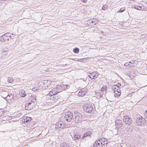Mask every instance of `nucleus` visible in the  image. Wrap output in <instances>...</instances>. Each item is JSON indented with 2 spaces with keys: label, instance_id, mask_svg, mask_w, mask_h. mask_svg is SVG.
<instances>
[{
  "label": "nucleus",
  "instance_id": "obj_1",
  "mask_svg": "<svg viewBox=\"0 0 147 147\" xmlns=\"http://www.w3.org/2000/svg\"><path fill=\"white\" fill-rule=\"evenodd\" d=\"M56 127L57 128H60V129L65 128H68L69 125L61 120H59L56 124Z\"/></svg>",
  "mask_w": 147,
  "mask_h": 147
},
{
  "label": "nucleus",
  "instance_id": "obj_2",
  "mask_svg": "<svg viewBox=\"0 0 147 147\" xmlns=\"http://www.w3.org/2000/svg\"><path fill=\"white\" fill-rule=\"evenodd\" d=\"M73 119L75 123L80 122L82 121V115L80 113L75 111L74 113Z\"/></svg>",
  "mask_w": 147,
  "mask_h": 147
},
{
  "label": "nucleus",
  "instance_id": "obj_3",
  "mask_svg": "<svg viewBox=\"0 0 147 147\" xmlns=\"http://www.w3.org/2000/svg\"><path fill=\"white\" fill-rule=\"evenodd\" d=\"M5 98H7V102L9 104H12L16 101V98L12 94L9 95L8 94L7 97Z\"/></svg>",
  "mask_w": 147,
  "mask_h": 147
},
{
  "label": "nucleus",
  "instance_id": "obj_4",
  "mask_svg": "<svg viewBox=\"0 0 147 147\" xmlns=\"http://www.w3.org/2000/svg\"><path fill=\"white\" fill-rule=\"evenodd\" d=\"M9 33H7L3 35L0 37V40L3 42H5L9 40V38H11V36Z\"/></svg>",
  "mask_w": 147,
  "mask_h": 147
},
{
  "label": "nucleus",
  "instance_id": "obj_5",
  "mask_svg": "<svg viewBox=\"0 0 147 147\" xmlns=\"http://www.w3.org/2000/svg\"><path fill=\"white\" fill-rule=\"evenodd\" d=\"M136 123L138 125H142L144 124L146 121V120L142 117H139L136 119Z\"/></svg>",
  "mask_w": 147,
  "mask_h": 147
},
{
  "label": "nucleus",
  "instance_id": "obj_6",
  "mask_svg": "<svg viewBox=\"0 0 147 147\" xmlns=\"http://www.w3.org/2000/svg\"><path fill=\"white\" fill-rule=\"evenodd\" d=\"M32 119V118L30 117H24L21 121V123L23 124H24L25 125L27 126L30 123V121Z\"/></svg>",
  "mask_w": 147,
  "mask_h": 147
},
{
  "label": "nucleus",
  "instance_id": "obj_7",
  "mask_svg": "<svg viewBox=\"0 0 147 147\" xmlns=\"http://www.w3.org/2000/svg\"><path fill=\"white\" fill-rule=\"evenodd\" d=\"M93 109V107L90 104H87L85 105L84 107V110L86 112L91 113Z\"/></svg>",
  "mask_w": 147,
  "mask_h": 147
},
{
  "label": "nucleus",
  "instance_id": "obj_8",
  "mask_svg": "<svg viewBox=\"0 0 147 147\" xmlns=\"http://www.w3.org/2000/svg\"><path fill=\"white\" fill-rule=\"evenodd\" d=\"M74 117V115L72 112H67L66 113L65 116V119L67 121H70L72 119V118Z\"/></svg>",
  "mask_w": 147,
  "mask_h": 147
},
{
  "label": "nucleus",
  "instance_id": "obj_9",
  "mask_svg": "<svg viewBox=\"0 0 147 147\" xmlns=\"http://www.w3.org/2000/svg\"><path fill=\"white\" fill-rule=\"evenodd\" d=\"M115 125L116 127L118 129H122L123 127L122 121L118 119L115 121Z\"/></svg>",
  "mask_w": 147,
  "mask_h": 147
},
{
  "label": "nucleus",
  "instance_id": "obj_10",
  "mask_svg": "<svg viewBox=\"0 0 147 147\" xmlns=\"http://www.w3.org/2000/svg\"><path fill=\"white\" fill-rule=\"evenodd\" d=\"M98 22V20L94 18L88 20L87 21V24L93 26L94 25L96 24Z\"/></svg>",
  "mask_w": 147,
  "mask_h": 147
},
{
  "label": "nucleus",
  "instance_id": "obj_11",
  "mask_svg": "<svg viewBox=\"0 0 147 147\" xmlns=\"http://www.w3.org/2000/svg\"><path fill=\"white\" fill-rule=\"evenodd\" d=\"M123 121L126 124L129 125L132 122V121L129 118L128 116H125L123 117Z\"/></svg>",
  "mask_w": 147,
  "mask_h": 147
},
{
  "label": "nucleus",
  "instance_id": "obj_12",
  "mask_svg": "<svg viewBox=\"0 0 147 147\" xmlns=\"http://www.w3.org/2000/svg\"><path fill=\"white\" fill-rule=\"evenodd\" d=\"M34 103L32 102H28L26 104L25 107V109L26 110H29L33 108Z\"/></svg>",
  "mask_w": 147,
  "mask_h": 147
},
{
  "label": "nucleus",
  "instance_id": "obj_13",
  "mask_svg": "<svg viewBox=\"0 0 147 147\" xmlns=\"http://www.w3.org/2000/svg\"><path fill=\"white\" fill-rule=\"evenodd\" d=\"M88 90L86 88L82 89L79 91L78 93V95L81 97H82L85 95L87 93Z\"/></svg>",
  "mask_w": 147,
  "mask_h": 147
},
{
  "label": "nucleus",
  "instance_id": "obj_14",
  "mask_svg": "<svg viewBox=\"0 0 147 147\" xmlns=\"http://www.w3.org/2000/svg\"><path fill=\"white\" fill-rule=\"evenodd\" d=\"M89 74L90 75V78L91 79H95L97 78L99 74L96 71L93 72Z\"/></svg>",
  "mask_w": 147,
  "mask_h": 147
},
{
  "label": "nucleus",
  "instance_id": "obj_15",
  "mask_svg": "<svg viewBox=\"0 0 147 147\" xmlns=\"http://www.w3.org/2000/svg\"><path fill=\"white\" fill-rule=\"evenodd\" d=\"M93 147H102V145L99 141H96L93 146Z\"/></svg>",
  "mask_w": 147,
  "mask_h": 147
},
{
  "label": "nucleus",
  "instance_id": "obj_16",
  "mask_svg": "<svg viewBox=\"0 0 147 147\" xmlns=\"http://www.w3.org/2000/svg\"><path fill=\"white\" fill-rule=\"evenodd\" d=\"M61 86L63 90L68 89L70 87L69 85L65 84H61Z\"/></svg>",
  "mask_w": 147,
  "mask_h": 147
},
{
  "label": "nucleus",
  "instance_id": "obj_17",
  "mask_svg": "<svg viewBox=\"0 0 147 147\" xmlns=\"http://www.w3.org/2000/svg\"><path fill=\"white\" fill-rule=\"evenodd\" d=\"M107 87L106 85H103L100 91L101 92H103V93L106 94V92L107 91Z\"/></svg>",
  "mask_w": 147,
  "mask_h": 147
},
{
  "label": "nucleus",
  "instance_id": "obj_18",
  "mask_svg": "<svg viewBox=\"0 0 147 147\" xmlns=\"http://www.w3.org/2000/svg\"><path fill=\"white\" fill-rule=\"evenodd\" d=\"M56 88L58 93L62 92L63 90L61 86V85H57L56 86Z\"/></svg>",
  "mask_w": 147,
  "mask_h": 147
},
{
  "label": "nucleus",
  "instance_id": "obj_19",
  "mask_svg": "<svg viewBox=\"0 0 147 147\" xmlns=\"http://www.w3.org/2000/svg\"><path fill=\"white\" fill-rule=\"evenodd\" d=\"M80 137L81 136L80 135L78 134H77L74 135L73 137H72V138L74 140H77L79 139L80 138Z\"/></svg>",
  "mask_w": 147,
  "mask_h": 147
},
{
  "label": "nucleus",
  "instance_id": "obj_20",
  "mask_svg": "<svg viewBox=\"0 0 147 147\" xmlns=\"http://www.w3.org/2000/svg\"><path fill=\"white\" fill-rule=\"evenodd\" d=\"M103 92H101V91L100 90V92L96 93L97 95H98V96H99L100 98H102L103 96V95H105L106 94V93H103Z\"/></svg>",
  "mask_w": 147,
  "mask_h": 147
},
{
  "label": "nucleus",
  "instance_id": "obj_21",
  "mask_svg": "<svg viewBox=\"0 0 147 147\" xmlns=\"http://www.w3.org/2000/svg\"><path fill=\"white\" fill-rule=\"evenodd\" d=\"M60 147H69V145L65 142H63L60 144Z\"/></svg>",
  "mask_w": 147,
  "mask_h": 147
},
{
  "label": "nucleus",
  "instance_id": "obj_22",
  "mask_svg": "<svg viewBox=\"0 0 147 147\" xmlns=\"http://www.w3.org/2000/svg\"><path fill=\"white\" fill-rule=\"evenodd\" d=\"M25 92L24 90H22L19 92V94L21 97H24L26 95Z\"/></svg>",
  "mask_w": 147,
  "mask_h": 147
},
{
  "label": "nucleus",
  "instance_id": "obj_23",
  "mask_svg": "<svg viewBox=\"0 0 147 147\" xmlns=\"http://www.w3.org/2000/svg\"><path fill=\"white\" fill-rule=\"evenodd\" d=\"M53 97L54 98L53 100H57L58 99H59L60 98V96L59 95H58L57 94L54 95L53 96Z\"/></svg>",
  "mask_w": 147,
  "mask_h": 147
},
{
  "label": "nucleus",
  "instance_id": "obj_24",
  "mask_svg": "<svg viewBox=\"0 0 147 147\" xmlns=\"http://www.w3.org/2000/svg\"><path fill=\"white\" fill-rule=\"evenodd\" d=\"M12 118V117L11 116H6L5 117H4L3 118V121L4 120H6L7 121H8L9 120L11 119Z\"/></svg>",
  "mask_w": 147,
  "mask_h": 147
},
{
  "label": "nucleus",
  "instance_id": "obj_25",
  "mask_svg": "<svg viewBox=\"0 0 147 147\" xmlns=\"http://www.w3.org/2000/svg\"><path fill=\"white\" fill-rule=\"evenodd\" d=\"M141 5H135L134 6L133 5V7L135 9L138 10H140V9H141Z\"/></svg>",
  "mask_w": 147,
  "mask_h": 147
},
{
  "label": "nucleus",
  "instance_id": "obj_26",
  "mask_svg": "<svg viewBox=\"0 0 147 147\" xmlns=\"http://www.w3.org/2000/svg\"><path fill=\"white\" fill-rule=\"evenodd\" d=\"M112 88L114 92L116 91L117 90H118V89H119L118 88V87H116V85H114L112 86Z\"/></svg>",
  "mask_w": 147,
  "mask_h": 147
},
{
  "label": "nucleus",
  "instance_id": "obj_27",
  "mask_svg": "<svg viewBox=\"0 0 147 147\" xmlns=\"http://www.w3.org/2000/svg\"><path fill=\"white\" fill-rule=\"evenodd\" d=\"M51 90L52 92H53V94L54 95L57 94V93H58L56 87L52 88Z\"/></svg>",
  "mask_w": 147,
  "mask_h": 147
},
{
  "label": "nucleus",
  "instance_id": "obj_28",
  "mask_svg": "<svg viewBox=\"0 0 147 147\" xmlns=\"http://www.w3.org/2000/svg\"><path fill=\"white\" fill-rule=\"evenodd\" d=\"M121 91L120 89H118V90H117L115 92V93L116 95L117 96H120L121 94Z\"/></svg>",
  "mask_w": 147,
  "mask_h": 147
},
{
  "label": "nucleus",
  "instance_id": "obj_29",
  "mask_svg": "<svg viewBox=\"0 0 147 147\" xmlns=\"http://www.w3.org/2000/svg\"><path fill=\"white\" fill-rule=\"evenodd\" d=\"M14 79L12 78L9 77L8 78L7 81L10 83H12Z\"/></svg>",
  "mask_w": 147,
  "mask_h": 147
},
{
  "label": "nucleus",
  "instance_id": "obj_30",
  "mask_svg": "<svg viewBox=\"0 0 147 147\" xmlns=\"http://www.w3.org/2000/svg\"><path fill=\"white\" fill-rule=\"evenodd\" d=\"M79 49L78 48L76 47L74 49L73 52L75 53H79Z\"/></svg>",
  "mask_w": 147,
  "mask_h": 147
},
{
  "label": "nucleus",
  "instance_id": "obj_31",
  "mask_svg": "<svg viewBox=\"0 0 147 147\" xmlns=\"http://www.w3.org/2000/svg\"><path fill=\"white\" fill-rule=\"evenodd\" d=\"M125 10V8L124 7H123L122 8H121L120 9V10H119L118 11H117V12L118 13H122L123 11H124Z\"/></svg>",
  "mask_w": 147,
  "mask_h": 147
},
{
  "label": "nucleus",
  "instance_id": "obj_32",
  "mask_svg": "<svg viewBox=\"0 0 147 147\" xmlns=\"http://www.w3.org/2000/svg\"><path fill=\"white\" fill-rule=\"evenodd\" d=\"M147 8L146 7L141 5V9H140V10L145 11L147 10Z\"/></svg>",
  "mask_w": 147,
  "mask_h": 147
},
{
  "label": "nucleus",
  "instance_id": "obj_33",
  "mask_svg": "<svg viewBox=\"0 0 147 147\" xmlns=\"http://www.w3.org/2000/svg\"><path fill=\"white\" fill-rule=\"evenodd\" d=\"M108 6L106 5H104L102 7V9L103 10H105L107 8Z\"/></svg>",
  "mask_w": 147,
  "mask_h": 147
},
{
  "label": "nucleus",
  "instance_id": "obj_34",
  "mask_svg": "<svg viewBox=\"0 0 147 147\" xmlns=\"http://www.w3.org/2000/svg\"><path fill=\"white\" fill-rule=\"evenodd\" d=\"M43 83H44V84H45L46 83L49 84L50 83V81L47 80H45L43 81Z\"/></svg>",
  "mask_w": 147,
  "mask_h": 147
},
{
  "label": "nucleus",
  "instance_id": "obj_35",
  "mask_svg": "<svg viewBox=\"0 0 147 147\" xmlns=\"http://www.w3.org/2000/svg\"><path fill=\"white\" fill-rule=\"evenodd\" d=\"M144 116L145 118L147 119V110L145 111L144 113Z\"/></svg>",
  "mask_w": 147,
  "mask_h": 147
},
{
  "label": "nucleus",
  "instance_id": "obj_36",
  "mask_svg": "<svg viewBox=\"0 0 147 147\" xmlns=\"http://www.w3.org/2000/svg\"><path fill=\"white\" fill-rule=\"evenodd\" d=\"M99 141H100V143L102 144L103 143H104V141H103V140L102 139V138H101L98 140Z\"/></svg>",
  "mask_w": 147,
  "mask_h": 147
},
{
  "label": "nucleus",
  "instance_id": "obj_37",
  "mask_svg": "<svg viewBox=\"0 0 147 147\" xmlns=\"http://www.w3.org/2000/svg\"><path fill=\"white\" fill-rule=\"evenodd\" d=\"M49 95H50L51 96H53V95H54V94H53V92H52L51 90L49 92Z\"/></svg>",
  "mask_w": 147,
  "mask_h": 147
},
{
  "label": "nucleus",
  "instance_id": "obj_38",
  "mask_svg": "<svg viewBox=\"0 0 147 147\" xmlns=\"http://www.w3.org/2000/svg\"><path fill=\"white\" fill-rule=\"evenodd\" d=\"M124 65L125 66L127 67H129L130 64L129 63H126L124 64Z\"/></svg>",
  "mask_w": 147,
  "mask_h": 147
},
{
  "label": "nucleus",
  "instance_id": "obj_39",
  "mask_svg": "<svg viewBox=\"0 0 147 147\" xmlns=\"http://www.w3.org/2000/svg\"><path fill=\"white\" fill-rule=\"evenodd\" d=\"M31 102L34 103V102L36 100V99L35 98H34L33 99H31Z\"/></svg>",
  "mask_w": 147,
  "mask_h": 147
},
{
  "label": "nucleus",
  "instance_id": "obj_40",
  "mask_svg": "<svg viewBox=\"0 0 147 147\" xmlns=\"http://www.w3.org/2000/svg\"><path fill=\"white\" fill-rule=\"evenodd\" d=\"M108 143L107 142L105 143V142L103 143L102 145V147H104L105 146H106L107 144Z\"/></svg>",
  "mask_w": 147,
  "mask_h": 147
},
{
  "label": "nucleus",
  "instance_id": "obj_41",
  "mask_svg": "<svg viewBox=\"0 0 147 147\" xmlns=\"http://www.w3.org/2000/svg\"><path fill=\"white\" fill-rule=\"evenodd\" d=\"M116 85V87H118L119 88V87L121 86V84L119 83H118Z\"/></svg>",
  "mask_w": 147,
  "mask_h": 147
},
{
  "label": "nucleus",
  "instance_id": "obj_42",
  "mask_svg": "<svg viewBox=\"0 0 147 147\" xmlns=\"http://www.w3.org/2000/svg\"><path fill=\"white\" fill-rule=\"evenodd\" d=\"M87 133H85L83 136L82 138H83L84 137H86V136H87Z\"/></svg>",
  "mask_w": 147,
  "mask_h": 147
},
{
  "label": "nucleus",
  "instance_id": "obj_43",
  "mask_svg": "<svg viewBox=\"0 0 147 147\" xmlns=\"http://www.w3.org/2000/svg\"><path fill=\"white\" fill-rule=\"evenodd\" d=\"M84 3H86L87 1V0H81Z\"/></svg>",
  "mask_w": 147,
  "mask_h": 147
},
{
  "label": "nucleus",
  "instance_id": "obj_44",
  "mask_svg": "<svg viewBox=\"0 0 147 147\" xmlns=\"http://www.w3.org/2000/svg\"><path fill=\"white\" fill-rule=\"evenodd\" d=\"M102 139L103 140V141H104V142H106L107 141V139H106V138H102Z\"/></svg>",
  "mask_w": 147,
  "mask_h": 147
},
{
  "label": "nucleus",
  "instance_id": "obj_45",
  "mask_svg": "<svg viewBox=\"0 0 147 147\" xmlns=\"http://www.w3.org/2000/svg\"><path fill=\"white\" fill-rule=\"evenodd\" d=\"M32 90L33 91H35V90H37V89L35 88H32Z\"/></svg>",
  "mask_w": 147,
  "mask_h": 147
},
{
  "label": "nucleus",
  "instance_id": "obj_46",
  "mask_svg": "<svg viewBox=\"0 0 147 147\" xmlns=\"http://www.w3.org/2000/svg\"><path fill=\"white\" fill-rule=\"evenodd\" d=\"M86 133H87V136H90V132H86Z\"/></svg>",
  "mask_w": 147,
  "mask_h": 147
},
{
  "label": "nucleus",
  "instance_id": "obj_47",
  "mask_svg": "<svg viewBox=\"0 0 147 147\" xmlns=\"http://www.w3.org/2000/svg\"><path fill=\"white\" fill-rule=\"evenodd\" d=\"M134 66L133 65V64H130L129 67H133Z\"/></svg>",
  "mask_w": 147,
  "mask_h": 147
},
{
  "label": "nucleus",
  "instance_id": "obj_48",
  "mask_svg": "<svg viewBox=\"0 0 147 147\" xmlns=\"http://www.w3.org/2000/svg\"><path fill=\"white\" fill-rule=\"evenodd\" d=\"M135 62L134 61H132L131 62H132V63H133Z\"/></svg>",
  "mask_w": 147,
  "mask_h": 147
},
{
  "label": "nucleus",
  "instance_id": "obj_49",
  "mask_svg": "<svg viewBox=\"0 0 147 147\" xmlns=\"http://www.w3.org/2000/svg\"><path fill=\"white\" fill-rule=\"evenodd\" d=\"M88 76L90 78V74L89 75H88Z\"/></svg>",
  "mask_w": 147,
  "mask_h": 147
},
{
  "label": "nucleus",
  "instance_id": "obj_50",
  "mask_svg": "<svg viewBox=\"0 0 147 147\" xmlns=\"http://www.w3.org/2000/svg\"><path fill=\"white\" fill-rule=\"evenodd\" d=\"M129 63V64H131L132 62H130Z\"/></svg>",
  "mask_w": 147,
  "mask_h": 147
},
{
  "label": "nucleus",
  "instance_id": "obj_51",
  "mask_svg": "<svg viewBox=\"0 0 147 147\" xmlns=\"http://www.w3.org/2000/svg\"><path fill=\"white\" fill-rule=\"evenodd\" d=\"M131 1H134V0H131Z\"/></svg>",
  "mask_w": 147,
  "mask_h": 147
},
{
  "label": "nucleus",
  "instance_id": "obj_52",
  "mask_svg": "<svg viewBox=\"0 0 147 147\" xmlns=\"http://www.w3.org/2000/svg\"><path fill=\"white\" fill-rule=\"evenodd\" d=\"M8 123L9 122V121H8Z\"/></svg>",
  "mask_w": 147,
  "mask_h": 147
}]
</instances>
